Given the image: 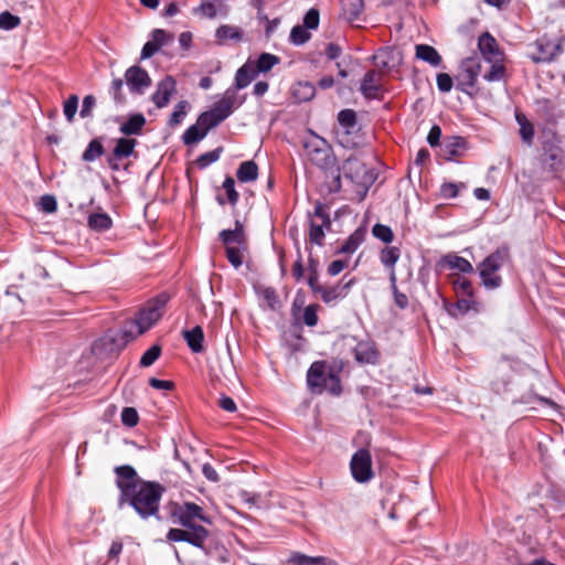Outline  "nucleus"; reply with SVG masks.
I'll return each mask as SVG.
<instances>
[{
    "instance_id": "obj_1",
    "label": "nucleus",
    "mask_w": 565,
    "mask_h": 565,
    "mask_svg": "<svg viewBox=\"0 0 565 565\" xmlns=\"http://www.w3.org/2000/svg\"><path fill=\"white\" fill-rule=\"evenodd\" d=\"M119 489L118 503L128 504L143 520L151 516L159 518L160 501L166 488L157 481L141 479L134 467L118 466L114 469Z\"/></svg>"
},
{
    "instance_id": "obj_2",
    "label": "nucleus",
    "mask_w": 565,
    "mask_h": 565,
    "mask_svg": "<svg viewBox=\"0 0 565 565\" xmlns=\"http://www.w3.org/2000/svg\"><path fill=\"white\" fill-rule=\"evenodd\" d=\"M170 518L180 527H171L166 537L168 542H186L209 553L212 532L204 524H212V519L204 509L194 502H174L170 507Z\"/></svg>"
},
{
    "instance_id": "obj_3",
    "label": "nucleus",
    "mask_w": 565,
    "mask_h": 565,
    "mask_svg": "<svg viewBox=\"0 0 565 565\" xmlns=\"http://www.w3.org/2000/svg\"><path fill=\"white\" fill-rule=\"evenodd\" d=\"M344 369V362L333 361L328 364L327 361H315L307 371V385L311 393L322 394L328 392L333 396L342 393L340 373Z\"/></svg>"
},
{
    "instance_id": "obj_4",
    "label": "nucleus",
    "mask_w": 565,
    "mask_h": 565,
    "mask_svg": "<svg viewBox=\"0 0 565 565\" xmlns=\"http://www.w3.org/2000/svg\"><path fill=\"white\" fill-rule=\"evenodd\" d=\"M303 149L307 159L323 170L327 178L330 177L332 179L331 191H340L342 186L340 182V167H338L332 147L327 140L316 134H311L303 142Z\"/></svg>"
},
{
    "instance_id": "obj_5",
    "label": "nucleus",
    "mask_w": 565,
    "mask_h": 565,
    "mask_svg": "<svg viewBox=\"0 0 565 565\" xmlns=\"http://www.w3.org/2000/svg\"><path fill=\"white\" fill-rule=\"evenodd\" d=\"M510 260V253L507 247L498 248L488 255L479 265L478 271L481 285L488 290H494L501 287L502 277L500 269Z\"/></svg>"
},
{
    "instance_id": "obj_6",
    "label": "nucleus",
    "mask_w": 565,
    "mask_h": 565,
    "mask_svg": "<svg viewBox=\"0 0 565 565\" xmlns=\"http://www.w3.org/2000/svg\"><path fill=\"white\" fill-rule=\"evenodd\" d=\"M539 161L542 170L552 175L565 171V151L555 137L542 141Z\"/></svg>"
},
{
    "instance_id": "obj_7",
    "label": "nucleus",
    "mask_w": 565,
    "mask_h": 565,
    "mask_svg": "<svg viewBox=\"0 0 565 565\" xmlns=\"http://www.w3.org/2000/svg\"><path fill=\"white\" fill-rule=\"evenodd\" d=\"M529 49L527 57L536 64L551 63L563 52L562 41L554 40L546 34L529 44Z\"/></svg>"
},
{
    "instance_id": "obj_8",
    "label": "nucleus",
    "mask_w": 565,
    "mask_h": 565,
    "mask_svg": "<svg viewBox=\"0 0 565 565\" xmlns=\"http://www.w3.org/2000/svg\"><path fill=\"white\" fill-rule=\"evenodd\" d=\"M338 122L342 128L339 135V142L345 148H358L362 145V137L358 134V117L353 109H342L338 114Z\"/></svg>"
},
{
    "instance_id": "obj_9",
    "label": "nucleus",
    "mask_w": 565,
    "mask_h": 565,
    "mask_svg": "<svg viewBox=\"0 0 565 565\" xmlns=\"http://www.w3.org/2000/svg\"><path fill=\"white\" fill-rule=\"evenodd\" d=\"M169 297L166 294H161L149 300L147 305L139 310L136 317V323L138 326L139 333L146 332L159 321L163 315Z\"/></svg>"
},
{
    "instance_id": "obj_10",
    "label": "nucleus",
    "mask_w": 565,
    "mask_h": 565,
    "mask_svg": "<svg viewBox=\"0 0 565 565\" xmlns=\"http://www.w3.org/2000/svg\"><path fill=\"white\" fill-rule=\"evenodd\" d=\"M350 470L353 479L359 483H366L373 479L372 456L366 448H361L353 454Z\"/></svg>"
},
{
    "instance_id": "obj_11",
    "label": "nucleus",
    "mask_w": 565,
    "mask_h": 565,
    "mask_svg": "<svg viewBox=\"0 0 565 565\" xmlns=\"http://www.w3.org/2000/svg\"><path fill=\"white\" fill-rule=\"evenodd\" d=\"M481 73V62L478 57H467L461 62L458 88L465 93L473 89Z\"/></svg>"
},
{
    "instance_id": "obj_12",
    "label": "nucleus",
    "mask_w": 565,
    "mask_h": 565,
    "mask_svg": "<svg viewBox=\"0 0 565 565\" xmlns=\"http://www.w3.org/2000/svg\"><path fill=\"white\" fill-rule=\"evenodd\" d=\"M345 279L347 275H344L342 279L333 286L328 287L322 285L316 295H319L324 303H331L338 299L345 298L349 295L351 287L356 282L355 278H350L349 280Z\"/></svg>"
},
{
    "instance_id": "obj_13",
    "label": "nucleus",
    "mask_w": 565,
    "mask_h": 565,
    "mask_svg": "<svg viewBox=\"0 0 565 565\" xmlns=\"http://www.w3.org/2000/svg\"><path fill=\"white\" fill-rule=\"evenodd\" d=\"M126 83L131 93L143 94L151 86V78L146 70L138 65L129 67L125 73Z\"/></svg>"
},
{
    "instance_id": "obj_14",
    "label": "nucleus",
    "mask_w": 565,
    "mask_h": 565,
    "mask_svg": "<svg viewBox=\"0 0 565 565\" xmlns=\"http://www.w3.org/2000/svg\"><path fill=\"white\" fill-rule=\"evenodd\" d=\"M467 150V140L460 136H449L444 139L439 148V156L447 160H454L463 156Z\"/></svg>"
},
{
    "instance_id": "obj_15",
    "label": "nucleus",
    "mask_w": 565,
    "mask_h": 565,
    "mask_svg": "<svg viewBox=\"0 0 565 565\" xmlns=\"http://www.w3.org/2000/svg\"><path fill=\"white\" fill-rule=\"evenodd\" d=\"M436 268L440 271L457 270L458 273L462 274H472L475 270L472 264L468 259L457 255L454 252L444 255L437 262Z\"/></svg>"
},
{
    "instance_id": "obj_16",
    "label": "nucleus",
    "mask_w": 565,
    "mask_h": 565,
    "mask_svg": "<svg viewBox=\"0 0 565 565\" xmlns=\"http://www.w3.org/2000/svg\"><path fill=\"white\" fill-rule=\"evenodd\" d=\"M354 183H364L370 178H366L365 164L354 156L349 157L340 168V173Z\"/></svg>"
},
{
    "instance_id": "obj_17",
    "label": "nucleus",
    "mask_w": 565,
    "mask_h": 565,
    "mask_svg": "<svg viewBox=\"0 0 565 565\" xmlns=\"http://www.w3.org/2000/svg\"><path fill=\"white\" fill-rule=\"evenodd\" d=\"M175 90L177 82L172 76L168 75L158 83L157 89L151 96V100L158 108H163L169 104Z\"/></svg>"
},
{
    "instance_id": "obj_18",
    "label": "nucleus",
    "mask_w": 565,
    "mask_h": 565,
    "mask_svg": "<svg viewBox=\"0 0 565 565\" xmlns=\"http://www.w3.org/2000/svg\"><path fill=\"white\" fill-rule=\"evenodd\" d=\"M478 49L486 62L504 58V53L500 50L497 40L489 32H484L479 36Z\"/></svg>"
},
{
    "instance_id": "obj_19",
    "label": "nucleus",
    "mask_w": 565,
    "mask_h": 565,
    "mask_svg": "<svg viewBox=\"0 0 565 565\" xmlns=\"http://www.w3.org/2000/svg\"><path fill=\"white\" fill-rule=\"evenodd\" d=\"M382 73L375 70H370L365 73L361 83V93L367 99L380 98Z\"/></svg>"
},
{
    "instance_id": "obj_20",
    "label": "nucleus",
    "mask_w": 565,
    "mask_h": 565,
    "mask_svg": "<svg viewBox=\"0 0 565 565\" xmlns=\"http://www.w3.org/2000/svg\"><path fill=\"white\" fill-rule=\"evenodd\" d=\"M235 99V94H230V90H227L224 97L217 100L210 109L220 124L233 113Z\"/></svg>"
},
{
    "instance_id": "obj_21",
    "label": "nucleus",
    "mask_w": 565,
    "mask_h": 565,
    "mask_svg": "<svg viewBox=\"0 0 565 565\" xmlns=\"http://www.w3.org/2000/svg\"><path fill=\"white\" fill-rule=\"evenodd\" d=\"M235 99V94H230V90H227L224 97L217 100L210 109L220 124L233 113Z\"/></svg>"
},
{
    "instance_id": "obj_22",
    "label": "nucleus",
    "mask_w": 565,
    "mask_h": 565,
    "mask_svg": "<svg viewBox=\"0 0 565 565\" xmlns=\"http://www.w3.org/2000/svg\"><path fill=\"white\" fill-rule=\"evenodd\" d=\"M354 358L359 363L375 364L379 353L373 343L361 341L354 347Z\"/></svg>"
},
{
    "instance_id": "obj_23",
    "label": "nucleus",
    "mask_w": 565,
    "mask_h": 565,
    "mask_svg": "<svg viewBox=\"0 0 565 565\" xmlns=\"http://www.w3.org/2000/svg\"><path fill=\"white\" fill-rule=\"evenodd\" d=\"M146 125V118L141 113L130 115L127 121H125L119 130L125 136H138L142 132Z\"/></svg>"
},
{
    "instance_id": "obj_24",
    "label": "nucleus",
    "mask_w": 565,
    "mask_h": 565,
    "mask_svg": "<svg viewBox=\"0 0 565 565\" xmlns=\"http://www.w3.org/2000/svg\"><path fill=\"white\" fill-rule=\"evenodd\" d=\"M253 62H247L241 66L235 74V87L243 89L247 87L257 76Z\"/></svg>"
},
{
    "instance_id": "obj_25",
    "label": "nucleus",
    "mask_w": 565,
    "mask_h": 565,
    "mask_svg": "<svg viewBox=\"0 0 565 565\" xmlns=\"http://www.w3.org/2000/svg\"><path fill=\"white\" fill-rule=\"evenodd\" d=\"M515 120L520 126L519 134L522 141L526 146H532L535 135L534 125L521 111H515Z\"/></svg>"
},
{
    "instance_id": "obj_26",
    "label": "nucleus",
    "mask_w": 565,
    "mask_h": 565,
    "mask_svg": "<svg viewBox=\"0 0 565 565\" xmlns=\"http://www.w3.org/2000/svg\"><path fill=\"white\" fill-rule=\"evenodd\" d=\"M183 338L193 353H200L204 350V332L200 326H195L191 330H185L183 332Z\"/></svg>"
},
{
    "instance_id": "obj_27",
    "label": "nucleus",
    "mask_w": 565,
    "mask_h": 565,
    "mask_svg": "<svg viewBox=\"0 0 565 565\" xmlns=\"http://www.w3.org/2000/svg\"><path fill=\"white\" fill-rule=\"evenodd\" d=\"M415 51L417 58L427 62L433 66H439L441 64L443 58L434 46L428 44H417Z\"/></svg>"
},
{
    "instance_id": "obj_28",
    "label": "nucleus",
    "mask_w": 565,
    "mask_h": 565,
    "mask_svg": "<svg viewBox=\"0 0 565 565\" xmlns=\"http://www.w3.org/2000/svg\"><path fill=\"white\" fill-rule=\"evenodd\" d=\"M365 231L361 227L356 228L337 250V254H353L364 242Z\"/></svg>"
},
{
    "instance_id": "obj_29",
    "label": "nucleus",
    "mask_w": 565,
    "mask_h": 565,
    "mask_svg": "<svg viewBox=\"0 0 565 565\" xmlns=\"http://www.w3.org/2000/svg\"><path fill=\"white\" fill-rule=\"evenodd\" d=\"M138 141L132 138H119L113 149L114 158L125 159L134 154Z\"/></svg>"
},
{
    "instance_id": "obj_30",
    "label": "nucleus",
    "mask_w": 565,
    "mask_h": 565,
    "mask_svg": "<svg viewBox=\"0 0 565 565\" xmlns=\"http://www.w3.org/2000/svg\"><path fill=\"white\" fill-rule=\"evenodd\" d=\"M491 64V67L488 72L483 74V78L487 82H500L504 81L507 77V68L504 65V58L488 61Z\"/></svg>"
},
{
    "instance_id": "obj_31",
    "label": "nucleus",
    "mask_w": 565,
    "mask_h": 565,
    "mask_svg": "<svg viewBox=\"0 0 565 565\" xmlns=\"http://www.w3.org/2000/svg\"><path fill=\"white\" fill-rule=\"evenodd\" d=\"M236 177L239 182H253L258 177V166L253 160L244 161L239 164Z\"/></svg>"
},
{
    "instance_id": "obj_32",
    "label": "nucleus",
    "mask_w": 565,
    "mask_h": 565,
    "mask_svg": "<svg viewBox=\"0 0 565 565\" xmlns=\"http://www.w3.org/2000/svg\"><path fill=\"white\" fill-rule=\"evenodd\" d=\"M451 284L455 291L461 296L473 298L475 289L472 282L460 275L454 274L450 275Z\"/></svg>"
},
{
    "instance_id": "obj_33",
    "label": "nucleus",
    "mask_w": 565,
    "mask_h": 565,
    "mask_svg": "<svg viewBox=\"0 0 565 565\" xmlns=\"http://www.w3.org/2000/svg\"><path fill=\"white\" fill-rule=\"evenodd\" d=\"M220 238L224 245L231 246L233 243L242 244L244 242L243 225L236 221L234 230H223L220 233Z\"/></svg>"
},
{
    "instance_id": "obj_34",
    "label": "nucleus",
    "mask_w": 565,
    "mask_h": 565,
    "mask_svg": "<svg viewBox=\"0 0 565 565\" xmlns=\"http://www.w3.org/2000/svg\"><path fill=\"white\" fill-rule=\"evenodd\" d=\"M88 226L97 232H105L113 225L110 216L106 213H94L88 216Z\"/></svg>"
},
{
    "instance_id": "obj_35",
    "label": "nucleus",
    "mask_w": 565,
    "mask_h": 565,
    "mask_svg": "<svg viewBox=\"0 0 565 565\" xmlns=\"http://www.w3.org/2000/svg\"><path fill=\"white\" fill-rule=\"evenodd\" d=\"M401 257V250L397 246H386L380 252V262L388 269H393Z\"/></svg>"
},
{
    "instance_id": "obj_36",
    "label": "nucleus",
    "mask_w": 565,
    "mask_h": 565,
    "mask_svg": "<svg viewBox=\"0 0 565 565\" xmlns=\"http://www.w3.org/2000/svg\"><path fill=\"white\" fill-rule=\"evenodd\" d=\"M105 153V148L99 138H94L89 141L88 146L82 154V160L92 162Z\"/></svg>"
},
{
    "instance_id": "obj_37",
    "label": "nucleus",
    "mask_w": 565,
    "mask_h": 565,
    "mask_svg": "<svg viewBox=\"0 0 565 565\" xmlns=\"http://www.w3.org/2000/svg\"><path fill=\"white\" fill-rule=\"evenodd\" d=\"M280 62L277 55L270 53H262L257 61L254 63V68L258 73L269 72L275 65Z\"/></svg>"
},
{
    "instance_id": "obj_38",
    "label": "nucleus",
    "mask_w": 565,
    "mask_h": 565,
    "mask_svg": "<svg viewBox=\"0 0 565 565\" xmlns=\"http://www.w3.org/2000/svg\"><path fill=\"white\" fill-rule=\"evenodd\" d=\"M363 0H341L343 14L349 20L356 19L363 11Z\"/></svg>"
},
{
    "instance_id": "obj_39",
    "label": "nucleus",
    "mask_w": 565,
    "mask_h": 565,
    "mask_svg": "<svg viewBox=\"0 0 565 565\" xmlns=\"http://www.w3.org/2000/svg\"><path fill=\"white\" fill-rule=\"evenodd\" d=\"M215 35L220 41H225V40L241 41L243 33L239 30V28H237V26L223 24L216 30Z\"/></svg>"
},
{
    "instance_id": "obj_40",
    "label": "nucleus",
    "mask_w": 565,
    "mask_h": 565,
    "mask_svg": "<svg viewBox=\"0 0 565 565\" xmlns=\"http://www.w3.org/2000/svg\"><path fill=\"white\" fill-rule=\"evenodd\" d=\"M221 4V0H202L200 6L194 9V13H199L202 17L213 19L217 14V8Z\"/></svg>"
},
{
    "instance_id": "obj_41",
    "label": "nucleus",
    "mask_w": 565,
    "mask_h": 565,
    "mask_svg": "<svg viewBox=\"0 0 565 565\" xmlns=\"http://www.w3.org/2000/svg\"><path fill=\"white\" fill-rule=\"evenodd\" d=\"M206 136V132L201 129L198 122L195 125H191L183 134L182 140L186 146L193 145L202 140Z\"/></svg>"
},
{
    "instance_id": "obj_42",
    "label": "nucleus",
    "mask_w": 565,
    "mask_h": 565,
    "mask_svg": "<svg viewBox=\"0 0 565 565\" xmlns=\"http://www.w3.org/2000/svg\"><path fill=\"white\" fill-rule=\"evenodd\" d=\"M188 108H189V103L186 100H180L175 105L174 110L172 111V114L170 115V118L168 120V125L171 128H174V127L179 126L182 122V120L184 119V117L186 116Z\"/></svg>"
},
{
    "instance_id": "obj_43",
    "label": "nucleus",
    "mask_w": 565,
    "mask_h": 565,
    "mask_svg": "<svg viewBox=\"0 0 565 565\" xmlns=\"http://www.w3.org/2000/svg\"><path fill=\"white\" fill-rule=\"evenodd\" d=\"M315 93H316L315 86L308 82H305V83L300 82L294 88V96L299 102L310 100L315 96Z\"/></svg>"
},
{
    "instance_id": "obj_44",
    "label": "nucleus",
    "mask_w": 565,
    "mask_h": 565,
    "mask_svg": "<svg viewBox=\"0 0 565 565\" xmlns=\"http://www.w3.org/2000/svg\"><path fill=\"white\" fill-rule=\"evenodd\" d=\"M308 271V285L311 291L316 294L322 286L319 284L318 260L309 258Z\"/></svg>"
},
{
    "instance_id": "obj_45",
    "label": "nucleus",
    "mask_w": 565,
    "mask_h": 565,
    "mask_svg": "<svg viewBox=\"0 0 565 565\" xmlns=\"http://www.w3.org/2000/svg\"><path fill=\"white\" fill-rule=\"evenodd\" d=\"M162 349L159 344H153L150 347L140 358V366L149 367L151 366L161 355Z\"/></svg>"
},
{
    "instance_id": "obj_46",
    "label": "nucleus",
    "mask_w": 565,
    "mask_h": 565,
    "mask_svg": "<svg viewBox=\"0 0 565 565\" xmlns=\"http://www.w3.org/2000/svg\"><path fill=\"white\" fill-rule=\"evenodd\" d=\"M372 234L377 239L382 241L385 244H390L394 239V233L392 228L387 225L376 223L372 228Z\"/></svg>"
},
{
    "instance_id": "obj_47",
    "label": "nucleus",
    "mask_w": 565,
    "mask_h": 565,
    "mask_svg": "<svg viewBox=\"0 0 565 565\" xmlns=\"http://www.w3.org/2000/svg\"><path fill=\"white\" fill-rule=\"evenodd\" d=\"M259 294L270 310L276 311L279 308L280 303L278 295L273 287H265L260 290Z\"/></svg>"
},
{
    "instance_id": "obj_48",
    "label": "nucleus",
    "mask_w": 565,
    "mask_h": 565,
    "mask_svg": "<svg viewBox=\"0 0 565 565\" xmlns=\"http://www.w3.org/2000/svg\"><path fill=\"white\" fill-rule=\"evenodd\" d=\"M21 23V19L18 15L10 13L9 11H3L0 13V29L2 30H13L18 28Z\"/></svg>"
},
{
    "instance_id": "obj_49",
    "label": "nucleus",
    "mask_w": 565,
    "mask_h": 565,
    "mask_svg": "<svg viewBox=\"0 0 565 565\" xmlns=\"http://www.w3.org/2000/svg\"><path fill=\"white\" fill-rule=\"evenodd\" d=\"M223 189L225 190L227 202L231 205H236L239 200V194L235 190V181L232 177L227 175L223 182Z\"/></svg>"
},
{
    "instance_id": "obj_50",
    "label": "nucleus",
    "mask_w": 565,
    "mask_h": 565,
    "mask_svg": "<svg viewBox=\"0 0 565 565\" xmlns=\"http://www.w3.org/2000/svg\"><path fill=\"white\" fill-rule=\"evenodd\" d=\"M326 226L323 224H317L313 221L310 223L309 241L318 246L323 245Z\"/></svg>"
},
{
    "instance_id": "obj_51",
    "label": "nucleus",
    "mask_w": 565,
    "mask_h": 565,
    "mask_svg": "<svg viewBox=\"0 0 565 565\" xmlns=\"http://www.w3.org/2000/svg\"><path fill=\"white\" fill-rule=\"evenodd\" d=\"M311 35L305 26L295 25L290 31V41L296 45L305 44L310 40Z\"/></svg>"
},
{
    "instance_id": "obj_52",
    "label": "nucleus",
    "mask_w": 565,
    "mask_h": 565,
    "mask_svg": "<svg viewBox=\"0 0 565 565\" xmlns=\"http://www.w3.org/2000/svg\"><path fill=\"white\" fill-rule=\"evenodd\" d=\"M319 305L317 303H311L309 306H307L303 310V315H302V320H303V323L308 327H315L318 324V310H319Z\"/></svg>"
},
{
    "instance_id": "obj_53",
    "label": "nucleus",
    "mask_w": 565,
    "mask_h": 565,
    "mask_svg": "<svg viewBox=\"0 0 565 565\" xmlns=\"http://www.w3.org/2000/svg\"><path fill=\"white\" fill-rule=\"evenodd\" d=\"M139 422V415L134 407H124L121 411V423L131 428L135 427Z\"/></svg>"
},
{
    "instance_id": "obj_54",
    "label": "nucleus",
    "mask_w": 565,
    "mask_h": 565,
    "mask_svg": "<svg viewBox=\"0 0 565 565\" xmlns=\"http://www.w3.org/2000/svg\"><path fill=\"white\" fill-rule=\"evenodd\" d=\"M221 149H215L209 152H205L201 154L196 160L195 163L200 169H205L211 163L217 161L220 159Z\"/></svg>"
},
{
    "instance_id": "obj_55",
    "label": "nucleus",
    "mask_w": 565,
    "mask_h": 565,
    "mask_svg": "<svg viewBox=\"0 0 565 565\" xmlns=\"http://www.w3.org/2000/svg\"><path fill=\"white\" fill-rule=\"evenodd\" d=\"M198 125H200L201 129H203L206 134L210 129L220 125V122L215 119L214 115L210 110L202 113L198 117Z\"/></svg>"
},
{
    "instance_id": "obj_56",
    "label": "nucleus",
    "mask_w": 565,
    "mask_h": 565,
    "mask_svg": "<svg viewBox=\"0 0 565 565\" xmlns=\"http://www.w3.org/2000/svg\"><path fill=\"white\" fill-rule=\"evenodd\" d=\"M198 125H200L201 129H203L206 134L210 129L220 125V122L215 119L214 115L210 110L202 113L198 117Z\"/></svg>"
},
{
    "instance_id": "obj_57",
    "label": "nucleus",
    "mask_w": 565,
    "mask_h": 565,
    "mask_svg": "<svg viewBox=\"0 0 565 565\" xmlns=\"http://www.w3.org/2000/svg\"><path fill=\"white\" fill-rule=\"evenodd\" d=\"M78 107V97L76 95H71L64 102V115L67 121L72 122L74 120L75 114Z\"/></svg>"
},
{
    "instance_id": "obj_58",
    "label": "nucleus",
    "mask_w": 565,
    "mask_h": 565,
    "mask_svg": "<svg viewBox=\"0 0 565 565\" xmlns=\"http://www.w3.org/2000/svg\"><path fill=\"white\" fill-rule=\"evenodd\" d=\"M463 183L457 184L452 182H445L440 186V195L444 199H455L459 194V189L465 188Z\"/></svg>"
},
{
    "instance_id": "obj_59",
    "label": "nucleus",
    "mask_w": 565,
    "mask_h": 565,
    "mask_svg": "<svg viewBox=\"0 0 565 565\" xmlns=\"http://www.w3.org/2000/svg\"><path fill=\"white\" fill-rule=\"evenodd\" d=\"M316 556H308L300 552L290 553L287 563L290 565H315Z\"/></svg>"
},
{
    "instance_id": "obj_60",
    "label": "nucleus",
    "mask_w": 565,
    "mask_h": 565,
    "mask_svg": "<svg viewBox=\"0 0 565 565\" xmlns=\"http://www.w3.org/2000/svg\"><path fill=\"white\" fill-rule=\"evenodd\" d=\"M320 12L316 8H311L303 17V26L309 30H316L319 26Z\"/></svg>"
},
{
    "instance_id": "obj_61",
    "label": "nucleus",
    "mask_w": 565,
    "mask_h": 565,
    "mask_svg": "<svg viewBox=\"0 0 565 565\" xmlns=\"http://www.w3.org/2000/svg\"><path fill=\"white\" fill-rule=\"evenodd\" d=\"M313 215L321 220V224H323L327 230H330L332 222H331L330 215L328 213L327 205L322 204L319 201L316 202Z\"/></svg>"
},
{
    "instance_id": "obj_62",
    "label": "nucleus",
    "mask_w": 565,
    "mask_h": 565,
    "mask_svg": "<svg viewBox=\"0 0 565 565\" xmlns=\"http://www.w3.org/2000/svg\"><path fill=\"white\" fill-rule=\"evenodd\" d=\"M151 41L160 49L161 46L173 41V35L167 33L162 29H156L151 33Z\"/></svg>"
},
{
    "instance_id": "obj_63",
    "label": "nucleus",
    "mask_w": 565,
    "mask_h": 565,
    "mask_svg": "<svg viewBox=\"0 0 565 565\" xmlns=\"http://www.w3.org/2000/svg\"><path fill=\"white\" fill-rule=\"evenodd\" d=\"M124 81L121 78H115L110 85V94L113 95L114 100L117 104H124L126 100L125 95L122 94Z\"/></svg>"
},
{
    "instance_id": "obj_64",
    "label": "nucleus",
    "mask_w": 565,
    "mask_h": 565,
    "mask_svg": "<svg viewBox=\"0 0 565 565\" xmlns=\"http://www.w3.org/2000/svg\"><path fill=\"white\" fill-rule=\"evenodd\" d=\"M226 257L231 265L235 268H238L243 264V256L241 250L237 247L227 246L226 247Z\"/></svg>"
}]
</instances>
